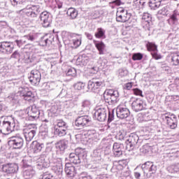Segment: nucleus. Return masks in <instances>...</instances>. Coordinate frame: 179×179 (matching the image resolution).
Listing matches in <instances>:
<instances>
[{"instance_id": "1", "label": "nucleus", "mask_w": 179, "mask_h": 179, "mask_svg": "<svg viewBox=\"0 0 179 179\" xmlns=\"http://www.w3.org/2000/svg\"><path fill=\"white\" fill-rule=\"evenodd\" d=\"M25 15L30 19H36L41 12V7L38 5H31L27 7L24 10Z\"/></svg>"}, {"instance_id": "2", "label": "nucleus", "mask_w": 179, "mask_h": 179, "mask_svg": "<svg viewBox=\"0 0 179 179\" xmlns=\"http://www.w3.org/2000/svg\"><path fill=\"white\" fill-rule=\"evenodd\" d=\"M131 19V14L122 7H119L116 13V20L120 23H125Z\"/></svg>"}, {"instance_id": "3", "label": "nucleus", "mask_w": 179, "mask_h": 179, "mask_svg": "<svg viewBox=\"0 0 179 179\" xmlns=\"http://www.w3.org/2000/svg\"><path fill=\"white\" fill-rule=\"evenodd\" d=\"M23 134L27 142H31L36 136V127L34 124H29L23 129Z\"/></svg>"}, {"instance_id": "4", "label": "nucleus", "mask_w": 179, "mask_h": 179, "mask_svg": "<svg viewBox=\"0 0 179 179\" xmlns=\"http://www.w3.org/2000/svg\"><path fill=\"white\" fill-rule=\"evenodd\" d=\"M0 127L1 132L4 134V135H8V134H10V132H13V131H15V122H13L12 120L10 121L5 119Z\"/></svg>"}, {"instance_id": "5", "label": "nucleus", "mask_w": 179, "mask_h": 179, "mask_svg": "<svg viewBox=\"0 0 179 179\" xmlns=\"http://www.w3.org/2000/svg\"><path fill=\"white\" fill-rule=\"evenodd\" d=\"M141 169L144 173V176L146 177H150L152 174H155L156 173V166L153 164L152 162H147L141 166Z\"/></svg>"}, {"instance_id": "6", "label": "nucleus", "mask_w": 179, "mask_h": 179, "mask_svg": "<svg viewBox=\"0 0 179 179\" xmlns=\"http://www.w3.org/2000/svg\"><path fill=\"white\" fill-rule=\"evenodd\" d=\"M29 80L32 86H38L41 80V73L37 69L31 71Z\"/></svg>"}, {"instance_id": "7", "label": "nucleus", "mask_w": 179, "mask_h": 179, "mask_svg": "<svg viewBox=\"0 0 179 179\" xmlns=\"http://www.w3.org/2000/svg\"><path fill=\"white\" fill-rule=\"evenodd\" d=\"M23 138L20 134L13 136L10 138L8 144L13 146V149H20L23 147Z\"/></svg>"}, {"instance_id": "8", "label": "nucleus", "mask_w": 179, "mask_h": 179, "mask_svg": "<svg viewBox=\"0 0 179 179\" xmlns=\"http://www.w3.org/2000/svg\"><path fill=\"white\" fill-rule=\"evenodd\" d=\"M87 87L92 92H99L101 87H104V82L100 81L96 78H92L88 82Z\"/></svg>"}, {"instance_id": "9", "label": "nucleus", "mask_w": 179, "mask_h": 179, "mask_svg": "<svg viewBox=\"0 0 179 179\" xmlns=\"http://www.w3.org/2000/svg\"><path fill=\"white\" fill-rule=\"evenodd\" d=\"M145 101L141 98H135L131 103V108L136 113L145 110Z\"/></svg>"}, {"instance_id": "10", "label": "nucleus", "mask_w": 179, "mask_h": 179, "mask_svg": "<svg viewBox=\"0 0 179 179\" xmlns=\"http://www.w3.org/2000/svg\"><path fill=\"white\" fill-rule=\"evenodd\" d=\"M138 141H139V137L138 136V135L131 134L126 141L127 150H128L129 152H131V150H134V149H135V145L138 143Z\"/></svg>"}, {"instance_id": "11", "label": "nucleus", "mask_w": 179, "mask_h": 179, "mask_svg": "<svg viewBox=\"0 0 179 179\" xmlns=\"http://www.w3.org/2000/svg\"><path fill=\"white\" fill-rule=\"evenodd\" d=\"M20 96L22 97L25 101H29V103H34V94L30 91L27 87L23 88L20 91Z\"/></svg>"}, {"instance_id": "12", "label": "nucleus", "mask_w": 179, "mask_h": 179, "mask_svg": "<svg viewBox=\"0 0 179 179\" xmlns=\"http://www.w3.org/2000/svg\"><path fill=\"white\" fill-rule=\"evenodd\" d=\"M1 171L7 176H12L17 171V165L13 163L5 164L2 166Z\"/></svg>"}, {"instance_id": "13", "label": "nucleus", "mask_w": 179, "mask_h": 179, "mask_svg": "<svg viewBox=\"0 0 179 179\" xmlns=\"http://www.w3.org/2000/svg\"><path fill=\"white\" fill-rule=\"evenodd\" d=\"M15 46L11 42L3 41L0 43V51L4 54H12Z\"/></svg>"}, {"instance_id": "14", "label": "nucleus", "mask_w": 179, "mask_h": 179, "mask_svg": "<svg viewBox=\"0 0 179 179\" xmlns=\"http://www.w3.org/2000/svg\"><path fill=\"white\" fill-rule=\"evenodd\" d=\"M117 117L121 120L124 118H128V116L130 114L129 109L122 105H119L116 110Z\"/></svg>"}, {"instance_id": "15", "label": "nucleus", "mask_w": 179, "mask_h": 179, "mask_svg": "<svg viewBox=\"0 0 179 179\" xmlns=\"http://www.w3.org/2000/svg\"><path fill=\"white\" fill-rule=\"evenodd\" d=\"M164 121H166L167 125L171 128V129H176V128H177L178 120H177L176 115L165 116Z\"/></svg>"}, {"instance_id": "16", "label": "nucleus", "mask_w": 179, "mask_h": 179, "mask_svg": "<svg viewBox=\"0 0 179 179\" xmlns=\"http://www.w3.org/2000/svg\"><path fill=\"white\" fill-rule=\"evenodd\" d=\"M64 171L68 178L73 179L76 176V169L71 163L66 164Z\"/></svg>"}, {"instance_id": "17", "label": "nucleus", "mask_w": 179, "mask_h": 179, "mask_svg": "<svg viewBox=\"0 0 179 179\" xmlns=\"http://www.w3.org/2000/svg\"><path fill=\"white\" fill-rule=\"evenodd\" d=\"M89 122H90V117L88 116H80L77 117L75 121L76 127H87L89 125Z\"/></svg>"}, {"instance_id": "18", "label": "nucleus", "mask_w": 179, "mask_h": 179, "mask_svg": "<svg viewBox=\"0 0 179 179\" xmlns=\"http://www.w3.org/2000/svg\"><path fill=\"white\" fill-rule=\"evenodd\" d=\"M94 115L98 121L103 122L107 119V110L104 108H99L96 110Z\"/></svg>"}, {"instance_id": "19", "label": "nucleus", "mask_w": 179, "mask_h": 179, "mask_svg": "<svg viewBox=\"0 0 179 179\" xmlns=\"http://www.w3.org/2000/svg\"><path fill=\"white\" fill-rule=\"evenodd\" d=\"M43 145L44 144L40 143L37 141H34L29 146V150H31L33 153H39V152L42 150Z\"/></svg>"}, {"instance_id": "20", "label": "nucleus", "mask_w": 179, "mask_h": 179, "mask_svg": "<svg viewBox=\"0 0 179 179\" xmlns=\"http://www.w3.org/2000/svg\"><path fill=\"white\" fill-rule=\"evenodd\" d=\"M93 43L96 48V50L99 51V55H104V50H106V44L103 41H96L94 40Z\"/></svg>"}, {"instance_id": "21", "label": "nucleus", "mask_w": 179, "mask_h": 179, "mask_svg": "<svg viewBox=\"0 0 179 179\" xmlns=\"http://www.w3.org/2000/svg\"><path fill=\"white\" fill-rule=\"evenodd\" d=\"M41 20L43 23V27H47L50 25V13L47 11H43L40 15Z\"/></svg>"}, {"instance_id": "22", "label": "nucleus", "mask_w": 179, "mask_h": 179, "mask_svg": "<svg viewBox=\"0 0 179 179\" xmlns=\"http://www.w3.org/2000/svg\"><path fill=\"white\" fill-rule=\"evenodd\" d=\"M72 37L73 48H78V47H80L82 44V37L75 34L72 35Z\"/></svg>"}, {"instance_id": "23", "label": "nucleus", "mask_w": 179, "mask_h": 179, "mask_svg": "<svg viewBox=\"0 0 179 179\" xmlns=\"http://www.w3.org/2000/svg\"><path fill=\"white\" fill-rule=\"evenodd\" d=\"M29 117L33 120H37L40 117V111L36 107H32L31 109L27 113Z\"/></svg>"}, {"instance_id": "24", "label": "nucleus", "mask_w": 179, "mask_h": 179, "mask_svg": "<svg viewBox=\"0 0 179 179\" xmlns=\"http://www.w3.org/2000/svg\"><path fill=\"white\" fill-rule=\"evenodd\" d=\"M68 127H54V134L57 136H65Z\"/></svg>"}, {"instance_id": "25", "label": "nucleus", "mask_w": 179, "mask_h": 179, "mask_svg": "<svg viewBox=\"0 0 179 179\" xmlns=\"http://www.w3.org/2000/svg\"><path fill=\"white\" fill-rule=\"evenodd\" d=\"M113 154L115 157H120V156H122L121 145L117 143L113 144Z\"/></svg>"}, {"instance_id": "26", "label": "nucleus", "mask_w": 179, "mask_h": 179, "mask_svg": "<svg viewBox=\"0 0 179 179\" xmlns=\"http://www.w3.org/2000/svg\"><path fill=\"white\" fill-rule=\"evenodd\" d=\"M52 170L56 174H61L64 171V167L62 166V161H59L55 163L52 166Z\"/></svg>"}, {"instance_id": "27", "label": "nucleus", "mask_w": 179, "mask_h": 179, "mask_svg": "<svg viewBox=\"0 0 179 179\" xmlns=\"http://www.w3.org/2000/svg\"><path fill=\"white\" fill-rule=\"evenodd\" d=\"M76 155H78V159L80 160H85L87 157V153L86 150L83 148L76 149Z\"/></svg>"}, {"instance_id": "28", "label": "nucleus", "mask_w": 179, "mask_h": 179, "mask_svg": "<svg viewBox=\"0 0 179 179\" xmlns=\"http://www.w3.org/2000/svg\"><path fill=\"white\" fill-rule=\"evenodd\" d=\"M115 163H117L116 165V169L119 171L124 170V169H125V166H128V161H127V159L116 161Z\"/></svg>"}, {"instance_id": "29", "label": "nucleus", "mask_w": 179, "mask_h": 179, "mask_svg": "<svg viewBox=\"0 0 179 179\" xmlns=\"http://www.w3.org/2000/svg\"><path fill=\"white\" fill-rule=\"evenodd\" d=\"M55 146L59 152H64L66 149V141L65 140H61L55 144Z\"/></svg>"}, {"instance_id": "30", "label": "nucleus", "mask_w": 179, "mask_h": 179, "mask_svg": "<svg viewBox=\"0 0 179 179\" xmlns=\"http://www.w3.org/2000/svg\"><path fill=\"white\" fill-rule=\"evenodd\" d=\"M114 93V90H108L103 94V99L106 103L110 104L111 103V94Z\"/></svg>"}, {"instance_id": "31", "label": "nucleus", "mask_w": 179, "mask_h": 179, "mask_svg": "<svg viewBox=\"0 0 179 179\" xmlns=\"http://www.w3.org/2000/svg\"><path fill=\"white\" fill-rule=\"evenodd\" d=\"M66 15L70 19H76L78 17V11L74 8H69L67 10Z\"/></svg>"}, {"instance_id": "32", "label": "nucleus", "mask_w": 179, "mask_h": 179, "mask_svg": "<svg viewBox=\"0 0 179 179\" xmlns=\"http://www.w3.org/2000/svg\"><path fill=\"white\" fill-rule=\"evenodd\" d=\"M69 162L73 163V164H79L80 163L79 157H78L76 153H71L69 155Z\"/></svg>"}, {"instance_id": "33", "label": "nucleus", "mask_w": 179, "mask_h": 179, "mask_svg": "<svg viewBox=\"0 0 179 179\" xmlns=\"http://www.w3.org/2000/svg\"><path fill=\"white\" fill-rule=\"evenodd\" d=\"M96 38H106V31L103 28H98L94 34Z\"/></svg>"}, {"instance_id": "34", "label": "nucleus", "mask_w": 179, "mask_h": 179, "mask_svg": "<svg viewBox=\"0 0 179 179\" xmlns=\"http://www.w3.org/2000/svg\"><path fill=\"white\" fill-rule=\"evenodd\" d=\"M146 48L148 51L156 52V51H157V45L153 42H148L146 44Z\"/></svg>"}, {"instance_id": "35", "label": "nucleus", "mask_w": 179, "mask_h": 179, "mask_svg": "<svg viewBox=\"0 0 179 179\" xmlns=\"http://www.w3.org/2000/svg\"><path fill=\"white\" fill-rule=\"evenodd\" d=\"M77 65H80V66H84L87 64V58L84 56H80L78 57L76 60Z\"/></svg>"}, {"instance_id": "36", "label": "nucleus", "mask_w": 179, "mask_h": 179, "mask_svg": "<svg viewBox=\"0 0 179 179\" xmlns=\"http://www.w3.org/2000/svg\"><path fill=\"white\" fill-rule=\"evenodd\" d=\"M118 92L113 91L110 96V104H115L118 101Z\"/></svg>"}, {"instance_id": "37", "label": "nucleus", "mask_w": 179, "mask_h": 179, "mask_svg": "<svg viewBox=\"0 0 179 179\" xmlns=\"http://www.w3.org/2000/svg\"><path fill=\"white\" fill-rule=\"evenodd\" d=\"M171 61L173 65H179V55L177 53H173L172 55Z\"/></svg>"}, {"instance_id": "38", "label": "nucleus", "mask_w": 179, "mask_h": 179, "mask_svg": "<svg viewBox=\"0 0 179 179\" xmlns=\"http://www.w3.org/2000/svg\"><path fill=\"white\" fill-rule=\"evenodd\" d=\"M27 0H10L11 5L13 6H17V5H23V3H26Z\"/></svg>"}, {"instance_id": "39", "label": "nucleus", "mask_w": 179, "mask_h": 179, "mask_svg": "<svg viewBox=\"0 0 179 179\" xmlns=\"http://www.w3.org/2000/svg\"><path fill=\"white\" fill-rule=\"evenodd\" d=\"M66 76L75 78L76 76V69L75 68H70L66 72Z\"/></svg>"}, {"instance_id": "40", "label": "nucleus", "mask_w": 179, "mask_h": 179, "mask_svg": "<svg viewBox=\"0 0 179 179\" xmlns=\"http://www.w3.org/2000/svg\"><path fill=\"white\" fill-rule=\"evenodd\" d=\"M132 92L134 96H140V97H143V92L139 88H134Z\"/></svg>"}, {"instance_id": "41", "label": "nucleus", "mask_w": 179, "mask_h": 179, "mask_svg": "<svg viewBox=\"0 0 179 179\" xmlns=\"http://www.w3.org/2000/svg\"><path fill=\"white\" fill-rule=\"evenodd\" d=\"M143 58L142 53H134L132 56L133 61H141Z\"/></svg>"}, {"instance_id": "42", "label": "nucleus", "mask_w": 179, "mask_h": 179, "mask_svg": "<svg viewBox=\"0 0 179 179\" xmlns=\"http://www.w3.org/2000/svg\"><path fill=\"white\" fill-rule=\"evenodd\" d=\"M90 106H91V103H90V101H84L82 103V108L84 110H86L87 111H89V110H90Z\"/></svg>"}, {"instance_id": "43", "label": "nucleus", "mask_w": 179, "mask_h": 179, "mask_svg": "<svg viewBox=\"0 0 179 179\" xmlns=\"http://www.w3.org/2000/svg\"><path fill=\"white\" fill-rule=\"evenodd\" d=\"M55 127L57 128H68L66 127V123L64 120H58L56 125H55Z\"/></svg>"}, {"instance_id": "44", "label": "nucleus", "mask_w": 179, "mask_h": 179, "mask_svg": "<svg viewBox=\"0 0 179 179\" xmlns=\"http://www.w3.org/2000/svg\"><path fill=\"white\" fill-rule=\"evenodd\" d=\"M85 88V83L78 82L74 85V89L76 90H82L83 89Z\"/></svg>"}, {"instance_id": "45", "label": "nucleus", "mask_w": 179, "mask_h": 179, "mask_svg": "<svg viewBox=\"0 0 179 179\" xmlns=\"http://www.w3.org/2000/svg\"><path fill=\"white\" fill-rule=\"evenodd\" d=\"M177 155H178V151L174 152L173 150L169 151L166 153V157L171 159V157H177Z\"/></svg>"}, {"instance_id": "46", "label": "nucleus", "mask_w": 179, "mask_h": 179, "mask_svg": "<svg viewBox=\"0 0 179 179\" xmlns=\"http://www.w3.org/2000/svg\"><path fill=\"white\" fill-rule=\"evenodd\" d=\"M148 5L151 9H157L160 6L159 4H157L154 0H150Z\"/></svg>"}, {"instance_id": "47", "label": "nucleus", "mask_w": 179, "mask_h": 179, "mask_svg": "<svg viewBox=\"0 0 179 179\" xmlns=\"http://www.w3.org/2000/svg\"><path fill=\"white\" fill-rule=\"evenodd\" d=\"M170 20H172V24H174L176 22H177V14L173 13L172 15L170 16L169 19L168 20V22L170 23Z\"/></svg>"}, {"instance_id": "48", "label": "nucleus", "mask_w": 179, "mask_h": 179, "mask_svg": "<svg viewBox=\"0 0 179 179\" xmlns=\"http://www.w3.org/2000/svg\"><path fill=\"white\" fill-rule=\"evenodd\" d=\"M151 55L154 59H162V55L157 53V51L151 52Z\"/></svg>"}, {"instance_id": "49", "label": "nucleus", "mask_w": 179, "mask_h": 179, "mask_svg": "<svg viewBox=\"0 0 179 179\" xmlns=\"http://www.w3.org/2000/svg\"><path fill=\"white\" fill-rule=\"evenodd\" d=\"M133 86H134V83H127L124 84V90H131Z\"/></svg>"}, {"instance_id": "50", "label": "nucleus", "mask_w": 179, "mask_h": 179, "mask_svg": "<svg viewBox=\"0 0 179 179\" xmlns=\"http://www.w3.org/2000/svg\"><path fill=\"white\" fill-rule=\"evenodd\" d=\"M56 6L58 8V9L62 8L63 3L62 1H59V0L56 1Z\"/></svg>"}, {"instance_id": "51", "label": "nucleus", "mask_w": 179, "mask_h": 179, "mask_svg": "<svg viewBox=\"0 0 179 179\" xmlns=\"http://www.w3.org/2000/svg\"><path fill=\"white\" fill-rule=\"evenodd\" d=\"M114 120V114L109 112L108 122H111Z\"/></svg>"}, {"instance_id": "52", "label": "nucleus", "mask_w": 179, "mask_h": 179, "mask_svg": "<svg viewBox=\"0 0 179 179\" xmlns=\"http://www.w3.org/2000/svg\"><path fill=\"white\" fill-rule=\"evenodd\" d=\"M113 5H116V6H120L121 5V0H115L113 1L112 3Z\"/></svg>"}, {"instance_id": "53", "label": "nucleus", "mask_w": 179, "mask_h": 179, "mask_svg": "<svg viewBox=\"0 0 179 179\" xmlns=\"http://www.w3.org/2000/svg\"><path fill=\"white\" fill-rule=\"evenodd\" d=\"M26 38H27V40H29L30 41H34V36L33 35H28V36H25Z\"/></svg>"}, {"instance_id": "54", "label": "nucleus", "mask_w": 179, "mask_h": 179, "mask_svg": "<svg viewBox=\"0 0 179 179\" xmlns=\"http://www.w3.org/2000/svg\"><path fill=\"white\" fill-rule=\"evenodd\" d=\"M44 177H45V179H55V177H54V176L51 174L45 175Z\"/></svg>"}, {"instance_id": "55", "label": "nucleus", "mask_w": 179, "mask_h": 179, "mask_svg": "<svg viewBox=\"0 0 179 179\" xmlns=\"http://www.w3.org/2000/svg\"><path fill=\"white\" fill-rule=\"evenodd\" d=\"M48 43V39H45V40H44V41H41V45H43V46L47 45Z\"/></svg>"}, {"instance_id": "56", "label": "nucleus", "mask_w": 179, "mask_h": 179, "mask_svg": "<svg viewBox=\"0 0 179 179\" xmlns=\"http://www.w3.org/2000/svg\"><path fill=\"white\" fill-rule=\"evenodd\" d=\"M134 177H135L136 178H139V177H141V173H140V172H138V171H136V172L134 173Z\"/></svg>"}, {"instance_id": "57", "label": "nucleus", "mask_w": 179, "mask_h": 179, "mask_svg": "<svg viewBox=\"0 0 179 179\" xmlns=\"http://www.w3.org/2000/svg\"><path fill=\"white\" fill-rule=\"evenodd\" d=\"M154 2L157 5H159L160 6L161 3H162V0H153Z\"/></svg>"}, {"instance_id": "58", "label": "nucleus", "mask_w": 179, "mask_h": 179, "mask_svg": "<svg viewBox=\"0 0 179 179\" xmlns=\"http://www.w3.org/2000/svg\"><path fill=\"white\" fill-rule=\"evenodd\" d=\"M2 108H3V104L0 101V111H2Z\"/></svg>"}, {"instance_id": "59", "label": "nucleus", "mask_w": 179, "mask_h": 179, "mask_svg": "<svg viewBox=\"0 0 179 179\" xmlns=\"http://www.w3.org/2000/svg\"><path fill=\"white\" fill-rule=\"evenodd\" d=\"M80 179H92V178H90V177H87V176H84V177L80 178Z\"/></svg>"}, {"instance_id": "60", "label": "nucleus", "mask_w": 179, "mask_h": 179, "mask_svg": "<svg viewBox=\"0 0 179 179\" xmlns=\"http://www.w3.org/2000/svg\"><path fill=\"white\" fill-rule=\"evenodd\" d=\"M16 43H17V44L19 45V43H20V41H16Z\"/></svg>"}, {"instance_id": "61", "label": "nucleus", "mask_w": 179, "mask_h": 179, "mask_svg": "<svg viewBox=\"0 0 179 179\" xmlns=\"http://www.w3.org/2000/svg\"><path fill=\"white\" fill-rule=\"evenodd\" d=\"M70 1H76V0H70Z\"/></svg>"}, {"instance_id": "62", "label": "nucleus", "mask_w": 179, "mask_h": 179, "mask_svg": "<svg viewBox=\"0 0 179 179\" xmlns=\"http://www.w3.org/2000/svg\"><path fill=\"white\" fill-rule=\"evenodd\" d=\"M0 142H1V140H0Z\"/></svg>"}]
</instances>
